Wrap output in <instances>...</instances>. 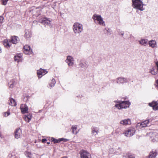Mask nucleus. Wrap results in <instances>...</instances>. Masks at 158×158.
Segmentation results:
<instances>
[{
  "label": "nucleus",
  "instance_id": "33",
  "mask_svg": "<svg viewBox=\"0 0 158 158\" xmlns=\"http://www.w3.org/2000/svg\"><path fill=\"white\" fill-rule=\"evenodd\" d=\"M25 155L28 158H31L32 157L31 154L29 152H25Z\"/></svg>",
  "mask_w": 158,
  "mask_h": 158
},
{
  "label": "nucleus",
  "instance_id": "13",
  "mask_svg": "<svg viewBox=\"0 0 158 158\" xmlns=\"http://www.w3.org/2000/svg\"><path fill=\"white\" fill-rule=\"evenodd\" d=\"M40 22L45 25H50L51 21L48 19L47 18H44L40 20Z\"/></svg>",
  "mask_w": 158,
  "mask_h": 158
},
{
  "label": "nucleus",
  "instance_id": "1",
  "mask_svg": "<svg viewBox=\"0 0 158 158\" xmlns=\"http://www.w3.org/2000/svg\"><path fill=\"white\" fill-rule=\"evenodd\" d=\"M72 29L75 34H80L83 30V25L79 22H75L73 26Z\"/></svg>",
  "mask_w": 158,
  "mask_h": 158
},
{
  "label": "nucleus",
  "instance_id": "3",
  "mask_svg": "<svg viewBox=\"0 0 158 158\" xmlns=\"http://www.w3.org/2000/svg\"><path fill=\"white\" fill-rule=\"evenodd\" d=\"M116 104L114 107L120 110L123 108H127L129 107L130 103L128 101H116Z\"/></svg>",
  "mask_w": 158,
  "mask_h": 158
},
{
  "label": "nucleus",
  "instance_id": "43",
  "mask_svg": "<svg viewBox=\"0 0 158 158\" xmlns=\"http://www.w3.org/2000/svg\"><path fill=\"white\" fill-rule=\"evenodd\" d=\"M124 34V32L123 31H122L119 34H120L122 36H123Z\"/></svg>",
  "mask_w": 158,
  "mask_h": 158
},
{
  "label": "nucleus",
  "instance_id": "48",
  "mask_svg": "<svg viewBox=\"0 0 158 158\" xmlns=\"http://www.w3.org/2000/svg\"><path fill=\"white\" fill-rule=\"evenodd\" d=\"M63 158H67V157L66 156H64Z\"/></svg>",
  "mask_w": 158,
  "mask_h": 158
},
{
  "label": "nucleus",
  "instance_id": "35",
  "mask_svg": "<svg viewBox=\"0 0 158 158\" xmlns=\"http://www.w3.org/2000/svg\"><path fill=\"white\" fill-rule=\"evenodd\" d=\"M150 73L153 75H156L157 73V71H155V69L153 68H152L150 71Z\"/></svg>",
  "mask_w": 158,
  "mask_h": 158
},
{
  "label": "nucleus",
  "instance_id": "18",
  "mask_svg": "<svg viewBox=\"0 0 158 158\" xmlns=\"http://www.w3.org/2000/svg\"><path fill=\"white\" fill-rule=\"evenodd\" d=\"M151 140L153 142L157 140L158 138V135L156 133H152L151 134Z\"/></svg>",
  "mask_w": 158,
  "mask_h": 158
},
{
  "label": "nucleus",
  "instance_id": "11",
  "mask_svg": "<svg viewBox=\"0 0 158 158\" xmlns=\"http://www.w3.org/2000/svg\"><path fill=\"white\" fill-rule=\"evenodd\" d=\"M24 52L26 54H30L32 53V50L30 46L26 45L24 47Z\"/></svg>",
  "mask_w": 158,
  "mask_h": 158
},
{
  "label": "nucleus",
  "instance_id": "4",
  "mask_svg": "<svg viewBox=\"0 0 158 158\" xmlns=\"http://www.w3.org/2000/svg\"><path fill=\"white\" fill-rule=\"evenodd\" d=\"M92 19L96 23L99 24L102 26H105V22L101 15L96 14H94L92 17Z\"/></svg>",
  "mask_w": 158,
  "mask_h": 158
},
{
  "label": "nucleus",
  "instance_id": "32",
  "mask_svg": "<svg viewBox=\"0 0 158 158\" xmlns=\"http://www.w3.org/2000/svg\"><path fill=\"white\" fill-rule=\"evenodd\" d=\"M22 56L21 55H18L17 56H15L14 60L15 61H17V62L20 61L21 60V57Z\"/></svg>",
  "mask_w": 158,
  "mask_h": 158
},
{
  "label": "nucleus",
  "instance_id": "22",
  "mask_svg": "<svg viewBox=\"0 0 158 158\" xmlns=\"http://www.w3.org/2000/svg\"><path fill=\"white\" fill-rule=\"evenodd\" d=\"M32 115L31 114H29L27 115H25L23 117L24 120L27 122H29L32 118Z\"/></svg>",
  "mask_w": 158,
  "mask_h": 158
},
{
  "label": "nucleus",
  "instance_id": "30",
  "mask_svg": "<svg viewBox=\"0 0 158 158\" xmlns=\"http://www.w3.org/2000/svg\"><path fill=\"white\" fill-rule=\"evenodd\" d=\"M99 129L96 127H93L92 129V133L94 135H96L98 132Z\"/></svg>",
  "mask_w": 158,
  "mask_h": 158
},
{
  "label": "nucleus",
  "instance_id": "49",
  "mask_svg": "<svg viewBox=\"0 0 158 158\" xmlns=\"http://www.w3.org/2000/svg\"><path fill=\"white\" fill-rule=\"evenodd\" d=\"M118 129H116V132H117V131Z\"/></svg>",
  "mask_w": 158,
  "mask_h": 158
},
{
  "label": "nucleus",
  "instance_id": "8",
  "mask_svg": "<svg viewBox=\"0 0 158 158\" xmlns=\"http://www.w3.org/2000/svg\"><path fill=\"white\" fill-rule=\"evenodd\" d=\"M74 60L73 57L70 56H68L66 60V62L69 66H72L74 64Z\"/></svg>",
  "mask_w": 158,
  "mask_h": 158
},
{
  "label": "nucleus",
  "instance_id": "19",
  "mask_svg": "<svg viewBox=\"0 0 158 158\" xmlns=\"http://www.w3.org/2000/svg\"><path fill=\"white\" fill-rule=\"evenodd\" d=\"M120 124L123 125H126L131 124V120L129 119H124L121 121L120 122Z\"/></svg>",
  "mask_w": 158,
  "mask_h": 158
},
{
  "label": "nucleus",
  "instance_id": "23",
  "mask_svg": "<svg viewBox=\"0 0 158 158\" xmlns=\"http://www.w3.org/2000/svg\"><path fill=\"white\" fill-rule=\"evenodd\" d=\"M148 40L147 39H142L139 41V44L142 45L146 46L148 44Z\"/></svg>",
  "mask_w": 158,
  "mask_h": 158
},
{
  "label": "nucleus",
  "instance_id": "37",
  "mask_svg": "<svg viewBox=\"0 0 158 158\" xmlns=\"http://www.w3.org/2000/svg\"><path fill=\"white\" fill-rule=\"evenodd\" d=\"M59 140H60V142L61 141L67 142L69 140L63 138L59 139Z\"/></svg>",
  "mask_w": 158,
  "mask_h": 158
},
{
  "label": "nucleus",
  "instance_id": "38",
  "mask_svg": "<svg viewBox=\"0 0 158 158\" xmlns=\"http://www.w3.org/2000/svg\"><path fill=\"white\" fill-rule=\"evenodd\" d=\"M8 0H2V4L4 5H6L7 4Z\"/></svg>",
  "mask_w": 158,
  "mask_h": 158
},
{
  "label": "nucleus",
  "instance_id": "26",
  "mask_svg": "<svg viewBox=\"0 0 158 158\" xmlns=\"http://www.w3.org/2000/svg\"><path fill=\"white\" fill-rule=\"evenodd\" d=\"M77 125H73L72 126L71 129H72V133L73 134H77L79 130L78 131H77Z\"/></svg>",
  "mask_w": 158,
  "mask_h": 158
},
{
  "label": "nucleus",
  "instance_id": "5",
  "mask_svg": "<svg viewBox=\"0 0 158 158\" xmlns=\"http://www.w3.org/2000/svg\"><path fill=\"white\" fill-rule=\"evenodd\" d=\"M135 132V130L133 127L129 128L125 132L123 133L126 136L130 137L134 135Z\"/></svg>",
  "mask_w": 158,
  "mask_h": 158
},
{
  "label": "nucleus",
  "instance_id": "16",
  "mask_svg": "<svg viewBox=\"0 0 158 158\" xmlns=\"http://www.w3.org/2000/svg\"><path fill=\"white\" fill-rule=\"evenodd\" d=\"M22 134V131L20 128L16 129L15 131V137L16 139L19 138Z\"/></svg>",
  "mask_w": 158,
  "mask_h": 158
},
{
  "label": "nucleus",
  "instance_id": "14",
  "mask_svg": "<svg viewBox=\"0 0 158 158\" xmlns=\"http://www.w3.org/2000/svg\"><path fill=\"white\" fill-rule=\"evenodd\" d=\"M20 109L22 113L23 114H24L27 112L28 108L26 104H23L21 105Z\"/></svg>",
  "mask_w": 158,
  "mask_h": 158
},
{
  "label": "nucleus",
  "instance_id": "39",
  "mask_svg": "<svg viewBox=\"0 0 158 158\" xmlns=\"http://www.w3.org/2000/svg\"><path fill=\"white\" fill-rule=\"evenodd\" d=\"M155 85L156 86V87L158 90V79L156 80Z\"/></svg>",
  "mask_w": 158,
  "mask_h": 158
},
{
  "label": "nucleus",
  "instance_id": "10",
  "mask_svg": "<svg viewBox=\"0 0 158 158\" xmlns=\"http://www.w3.org/2000/svg\"><path fill=\"white\" fill-rule=\"evenodd\" d=\"M116 82L118 84L124 83L128 82V80L125 78L122 77H119L116 79Z\"/></svg>",
  "mask_w": 158,
  "mask_h": 158
},
{
  "label": "nucleus",
  "instance_id": "15",
  "mask_svg": "<svg viewBox=\"0 0 158 158\" xmlns=\"http://www.w3.org/2000/svg\"><path fill=\"white\" fill-rule=\"evenodd\" d=\"M11 43L10 40H9L7 39H5L3 41V44L6 48H8L11 45Z\"/></svg>",
  "mask_w": 158,
  "mask_h": 158
},
{
  "label": "nucleus",
  "instance_id": "29",
  "mask_svg": "<svg viewBox=\"0 0 158 158\" xmlns=\"http://www.w3.org/2000/svg\"><path fill=\"white\" fill-rule=\"evenodd\" d=\"M16 83L15 80V79L11 80L9 83V84L10 85L9 87L11 88H13L14 85L16 84Z\"/></svg>",
  "mask_w": 158,
  "mask_h": 158
},
{
  "label": "nucleus",
  "instance_id": "47",
  "mask_svg": "<svg viewBox=\"0 0 158 158\" xmlns=\"http://www.w3.org/2000/svg\"><path fill=\"white\" fill-rule=\"evenodd\" d=\"M47 143L49 144L50 143V142H47Z\"/></svg>",
  "mask_w": 158,
  "mask_h": 158
},
{
  "label": "nucleus",
  "instance_id": "6",
  "mask_svg": "<svg viewBox=\"0 0 158 158\" xmlns=\"http://www.w3.org/2000/svg\"><path fill=\"white\" fill-rule=\"evenodd\" d=\"M149 120H146L144 121L138 123L137 124V127L141 129L143 127H144L149 126Z\"/></svg>",
  "mask_w": 158,
  "mask_h": 158
},
{
  "label": "nucleus",
  "instance_id": "46",
  "mask_svg": "<svg viewBox=\"0 0 158 158\" xmlns=\"http://www.w3.org/2000/svg\"><path fill=\"white\" fill-rule=\"evenodd\" d=\"M0 137H1V138H2V136L1 134L0 133Z\"/></svg>",
  "mask_w": 158,
  "mask_h": 158
},
{
  "label": "nucleus",
  "instance_id": "25",
  "mask_svg": "<svg viewBox=\"0 0 158 158\" xmlns=\"http://www.w3.org/2000/svg\"><path fill=\"white\" fill-rule=\"evenodd\" d=\"M31 34L30 30H25L24 36L26 38H30L31 36Z\"/></svg>",
  "mask_w": 158,
  "mask_h": 158
},
{
  "label": "nucleus",
  "instance_id": "2",
  "mask_svg": "<svg viewBox=\"0 0 158 158\" xmlns=\"http://www.w3.org/2000/svg\"><path fill=\"white\" fill-rule=\"evenodd\" d=\"M132 6L135 9L138 10L140 11L144 10L143 7V4L142 0H132Z\"/></svg>",
  "mask_w": 158,
  "mask_h": 158
},
{
  "label": "nucleus",
  "instance_id": "36",
  "mask_svg": "<svg viewBox=\"0 0 158 158\" xmlns=\"http://www.w3.org/2000/svg\"><path fill=\"white\" fill-rule=\"evenodd\" d=\"M10 114V112L9 111H8L6 112H4L3 113L4 116L6 117L8 116Z\"/></svg>",
  "mask_w": 158,
  "mask_h": 158
},
{
  "label": "nucleus",
  "instance_id": "40",
  "mask_svg": "<svg viewBox=\"0 0 158 158\" xmlns=\"http://www.w3.org/2000/svg\"><path fill=\"white\" fill-rule=\"evenodd\" d=\"M3 19H4L3 17L2 16H0V23H2Z\"/></svg>",
  "mask_w": 158,
  "mask_h": 158
},
{
  "label": "nucleus",
  "instance_id": "42",
  "mask_svg": "<svg viewBox=\"0 0 158 158\" xmlns=\"http://www.w3.org/2000/svg\"><path fill=\"white\" fill-rule=\"evenodd\" d=\"M47 140L46 139H43L42 140V142L43 143H45L47 141Z\"/></svg>",
  "mask_w": 158,
  "mask_h": 158
},
{
  "label": "nucleus",
  "instance_id": "27",
  "mask_svg": "<svg viewBox=\"0 0 158 158\" xmlns=\"http://www.w3.org/2000/svg\"><path fill=\"white\" fill-rule=\"evenodd\" d=\"M10 102L9 104L12 106H15L16 105V103L15 99L12 98H10Z\"/></svg>",
  "mask_w": 158,
  "mask_h": 158
},
{
  "label": "nucleus",
  "instance_id": "17",
  "mask_svg": "<svg viewBox=\"0 0 158 158\" xmlns=\"http://www.w3.org/2000/svg\"><path fill=\"white\" fill-rule=\"evenodd\" d=\"M79 65L81 67L84 69H86L88 67L87 62L82 60H81L80 61V63Z\"/></svg>",
  "mask_w": 158,
  "mask_h": 158
},
{
  "label": "nucleus",
  "instance_id": "7",
  "mask_svg": "<svg viewBox=\"0 0 158 158\" xmlns=\"http://www.w3.org/2000/svg\"><path fill=\"white\" fill-rule=\"evenodd\" d=\"M81 158H91L90 154L87 151L81 150L80 152Z\"/></svg>",
  "mask_w": 158,
  "mask_h": 158
},
{
  "label": "nucleus",
  "instance_id": "21",
  "mask_svg": "<svg viewBox=\"0 0 158 158\" xmlns=\"http://www.w3.org/2000/svg\"><path fill=\"white\" fill-rule=\"evenodd\" d=\"M157 155V152L155 150L152 151L150 152L148 158H155Z\"/></svg>",
  "mask_w": 158,
  "mask_h": 158
},
{
  "label": "nucleus",
  "instance_id": "45",
  "mask_svg": "<svg viewBox=\"0 0 158 158\" xmlns=\"http://www.w3.org/2000/svg\"><path fill=\"white\" fill-rule=\"evenodd\" d=\"M2 52V49L1 48V47H0V53H1Z\"/></svg>",
  "mask_w": 158,
  "mask_h": 158
},
{
  "label": "nucleus",
  "instance_id": "28",
  "mask_svg": "<svg viewBox=\"0 0 158 158\" xmlns=\"http://www.w3.org/2000/svg\"><path fill=\"white\" fill-rule=\"evenodd\" d=\"M148 44L150 46L152 47V48H154L155 47L156 45V42L155 40H152L149 41Z\"/></svg>",
  "mask_w": 158,
  "mask_h": 158
},
{
  "label": "nucleus",
  "instance_id": "20",
  "mask_svg": "<svg viewBox=\"0 0 158 158\" xmlns=\"http://www.w3.org/2000/svg\"><path fill=\"white\" fill-rule=\"evenodd\" d=\"M10 41L11 43L13 44H16L18 43L19 41V38L17 36H13L11 37Z\"/></svg>",
  "mask_w": 158,
  "mask_h": 158
},
{
  "label": "nucleus",
  "instance_id": "31",
  "mask_svg": "<svg viewBox=\"0 0 158 158\" xmlns=\"http://www.w3.org/2000/svg\"><path fill=\"white\" fill-rule=\"evenodd\" d=\"M104 32L107 35H110L111 34L112 31L111 29L109 28H106L104 30Z\"/></svg>",
  "mask_w": 158,
  "mask_h": 158
},
{
  "label": "nucleus",
  "instance_id": "12",
  "mask_svg": "<svg viewBox=\"0 0 158 158\" xmlns=\"http://www.w3.org/2000/svg\"><path fill=\"white\" fill-rule=\"evenodd\" d=\"M149 105L152 107L153 109L154 110H158V103L157 102L153 101L151 103H149Z\"/></svg>",
  "mask_w": 158,
  "mask_h": 158
},
{
  "label": "nucleus",
  "instance_id": "24",
  "mask_svg": "<svg viewBox=\"0 0 158 158\" xmlns=\"http://www.w3.org/2000/svg\"><path fill=\"white\" fill-rule=\"evenodd\" d=\"M56 82L55 79L53 78L51 81L49 82L48 84V87L49 88H51L52 87H53L54 86Z\"/></svg>",
  "mask_w": 158,
  "mask_h": 158
},
{
  "label": "nucleus",
  "instance_id": "34",
  "mask_svg": "<svg viewBox=\"0 0 158 158\" xmlns=\"http://www.w3.org/2000/svg\"><path fill=\"white\" fill-rule=\"evenodd\" d=\"M52 141L54 143H56L60 142V140L59 139H56L52 137L51 139Z\"/></svg>",
  "mask_w": 158,
  "mask_h": 158
},
{
  "label": "nucleus",
  "instance_id": "9",
  "mask_svg": "<svg viewBox=\"0 0 158 158\" xmlns=\"http://www.w3.org/2000/svg\"><path fill=\"white\" fill-rule=\"evenodd\" d=\"M48 73L46 70L40 68L39 70H38L37 74L39 78H41L42 76L45 75Z\"/></svg>",
  "mask_w": 158,
  "mask_h": 158
},
{
  "label": "nucleus",
  "instance_id": "41",
  "mask_svg": "<svg viewBox=\"0 0 158 158\" xmlns=\"http://www.w3.org/2000/svg\"><path fill=\"white\" fill-rule=\"evenodd\" d=\"M127 158H135V157L133 155H129L127 156Z\"/></svg>",
  "mask_w": 158,
  "mask_h": 158
},
{
  "label": "nucleus",
  "instance_id": "44",
  "mask_svg": "<svg viewBox=\"0 0 158 158\" xmlns=\"http://www.w3.org/2000/svg\"><path fill=\"white\" fill-rule=\"evenodd\" d=\"M156 64L157 68V70H158V61L156 62Z\"/></svg>",
  "mask_w": 158,
  "mask_h": 158
}]
</instances>
